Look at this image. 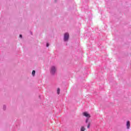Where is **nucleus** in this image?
<instances>
[{"label": "nucleus", "instance_id": "nucleus-3", "mask_svg": "<svg viewBox=\"0 0 131 131\" xmlns=\"http://www.w3.org/2000/svg\"><path fill=\"white\" fill-rule=\"evenodd\" d=\"M83 116L88 117V118H90V117H91V115L89 113H88V112L83 113Z\"/></svg>", "mask_w": 131, "mask_h": 131}, {"label": "nucleus", "instance_id": "nucleus-2", "mask_svg": "<svg viewBox=\"0 0 131 131\" xmlns=\"http://www.w3.org/2000/svg\"><path fill=\"white\" fill-rule=\"evenodd\" d=\"M68 39H69V33H66L64 34V41H67Z\"/></svg>", "mask_w": 131, "mask_h": 131}, {"label": "nucleus", "instance_id": "nucleus-10", "mask_svg": "<svg viewBox=\"0 0 131 131\" xmlns=\"http://www.w3.org/2000/svg\"><path fill=\"white\" fill-rule=\"evenodd\" d=\"M46 46H47V47H49V43H47Z\"/></svg>", "mask_w": 131, "mask_h": 131}, {"label": "nucleus", "instance_id": "nucleus-7", "mask_svg": "<svg viewBox=\"0 0 131 131\" xmlns=\"http://www.w3.org/2000/svg\"><path fill=\"white\" fill-rule=\"evenodd\" d=\"M57 94L60 95V88L57 89Z\"/></svg>", "mask_w": 131, "mask_h": 131}, {"label": "nucleus", "instance_id": "nucleus-1", "mask_svg": "<svg viewBox=\"0 0 131 131\" xmlns=\"http://www.w3.org/2000/svg\"><path fill=\"white\" fill-rule=\"evenodd\" d=\"M50 73H51L53 75L56 73V68L55 67H52L51 68Z\"/></svg>", "mask_w": 131, "mask_h": 131}, {"label": "nucleus", "instance_id": "nucleus-5", "mask_svg": "<svg viewBox=\"0 0 131 131\" xmlns=\"http://www.w3.org/2000/svg\"><path fill=\"white\" fill-rule=\"evenodd\" d=\"M85 127H84L83 126H81L80 128V131H85L86 130Z\"/></svg>", "mask_w": 131, "mask_h": 131}, {"label": "nucleus", "instance_id": "nucleus-8", "mask_svg": "<svg viewBox=\"0 0 131 131\" xmlns=\"http://www.w3.org/2000/svg\"><path fill=\"white\" fill-rule=\"evenodd\" d=\"M90 125H91V123H89V124H88V126H87V128H90Z\"/></svg>", "mask_w": 131, "mask_h": 131}, {"label": "nucleus", "instance_id": "nucleus-4", "mask_svg": "<svg viewBox=\"0 0 131 131\" xmlns=\"http://www.w3.org/2000/svg\"><path fill=\"white\" fill-rule=\"evenodd\" d=\"M126 126L127 129H129L130 128V122L129 121H127L126 122Z\"/></svg>", "mask_w": 131, "mask_h": 131}, {"label": "nucleus", "instance_id": "nucleus-9", "mask_svg": "<svg viewBox=\"0 0 131 131\" xmlns=\"http://www.w3.org/2000/svg\"><path fill=\"white\" fill-rule=\"evenodd\" d=\"M88 122H89V119H86V121H85L86 123H88Z\"/></svg>", "mask_w": 131, "mask_h": 131}, {"label": "nucleus", "instance_id": "nucleus-11", "mask_svg": "<svg viewBox=\"0 0 131 131\" xmlns=\"http://www.w3.org/2000/svg\"><path fill=\"white\" fill-rule=\"evenodd\" d=\"M19 37H20V38H22V35H19Z\"/></svg>", "mask_w": 131, "mask_h": 131}, {"label": "nucleus", "instance_id": "nucleus-6", "mask_svg": "<svg viewBox=\"0 0 131 131\" xmlns=\"http://www.w3.org/2000/svg\"><path fill=\"white\" fill-rule=\"evenodd\" d=\"M32 76H34V75H35V71L33 70V71L32 72Z\"/></svg>", "mask_w": 131, "mask_h": 131}]
</instances>
